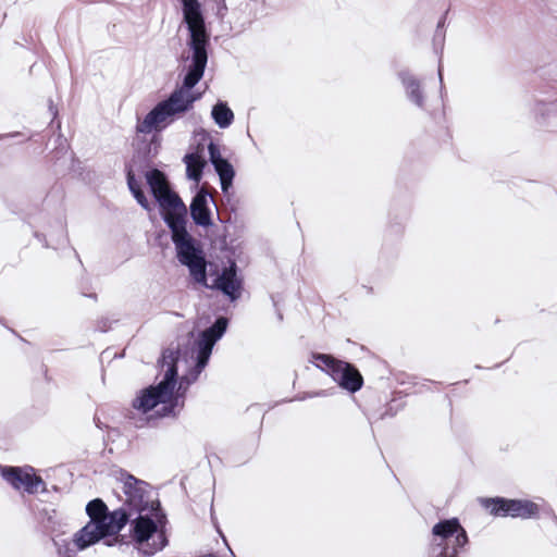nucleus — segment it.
<instances>
[{
    "label": "nucleus",
    "mask_w": 557,
    "mask_h": 557,
    "mask_svg": "<svg viewBox=\"0 0 557 557\" xmlns=\"http://www.w3.org/2000/svg\"><path fill=\"white\" fill-rule=\"evenodd\" d=\"M226 325L227 320L220 318L199 335L190 348H166L162 354L161 381L139 393L133 401L134 409L143 413L156 410L158 416L174 413L187 387L207 366L212 348L224 334Z\"/></svg>",
    "instance_id": "obj_1"
},
{
    "label": "nucleus",
    "mask_w": 557,
    "mask_h": 557,
    "mask_svg": "<svg viewBox=\"0 0 557 557\" xmlns=\"http://www.w3.org/2000/svg\"><path fill=\"white\" fill-rule=\"evenodd\" d=\"M146 180L159 203L161 214L172 232V240L180 262L189 269L195 282L222 290L231 300L237 299L240 295L242 281L237 276L236 265L232 263L231 267L223 268L221 272L211 275L210 284L207 283L206 260L202 250L186 230L187 208L185 203L171 189L161 171L147 172Z\"/></svg>",
    "instance_id": "obj_2"
},
{
    "label": "nucleus",
    "mask_w": 557,
    "mask_h": 557,
    "mask_svg": "<svg viewBox=\"0 0 557 557\" xmlns=\"http://www.w3.org/2000/svg\"><path fill=\"white\" fill-rule=\"evenodd\" d=\"M119 481L125 495L127 512L132 517L136 515L131 522L132 540L140 553L152 556L168 545L166 516L146 482L127 473H121Z\"/></svg>",
    "instance_id": "obj_3"
},
{
    "label": "nucleus",
    "mask_w": 557,
    "mask_h": 557,
    "mask_svg": "<svg viewBox=\"0 0 557 557\" xmlns=\"http://www.w3.org/2000/svg\"><path fill=\"white\" fill-rule=\"evenodd\" d=\"M184 20L190 32V47L193 49V64L190 65L183 86L176 90L185 92L186 99L190 100V107L197 100V96L190 89L202 78L208 61L207 45L209 37L206 32L203 16L198 0H182Z\"/></svg>",
    "instance_id": "obj_4"
},
{
    "label": "nucleus",
    "mask_w": 557,
    "mask_h": 557,
    "mask_svg": "<svg viewBox=\"0 0 557 557\" xmlns=\"http://www.w3.org/2000/svg\"><path fill=\"white\" fill-rule=\"evenodd\" d=\"M90 521L75 533L73 544L79 550L96 544L101 539L117 534L126 522L132 519L126 506L110 513L101 499L91 500L86 507Z\"/></svg>",
    "instance_id": "obj_5"
},
{
    "label": "nucleus",
    "mask_w": 557,
    "mask_h": 557,
    "mask_svg": "<svg viewBox=\"0 0 557 557\" xmlns=\"http://www.w3.org/2000/svg\"><path fill=\"white\" fill-rule=\"evenodd\" d=\"M467 542V533L456 518L440 521L432 529L431 556L457 557Z\"/></svg>",
    "instance_id": "obj_6"
},
{
    "label": "nucleus",
    "mask_w": 557,
    "mask_h": 557,
    "mask_svg": "<svg viewBox=\"0 0 557 557\" xmlns=\"http://www.w3.org/2000/svg\"><path fill=\"white\" fill-rule=\"evenodd\" d=\"M189 108L190 100L186 99L185 92L174 90L166 100L159 102L144 120L138 121L136 129L143 134L159 132L166 127L172 116L183 113Z\"/></svg>",
    "instance_id": "obj_7"
},
{
    "label": "nucleus",
    "mask_w": 557,
    "mask_h": 557,
    "mask_svg": "<svg viewBox=\"0 0 557 557\" xmlns=\"http://www.w3.org/2000/svg\"><path fill=\"white\" fill-rule=\"evenodd\" d=\"M311 362L329 373L343 388L356 392L361 387L362 377L349 363L323 354H313Z\"/></svg>",
    "instance_id": "obj_8"
},
{
    "label": "nucleus",
    "mask_w": 557,
    "mask_h": 557,
    "mask_svg": "<svg viewBox=\"0 0 557 557\" xmlns=\"http://www.w3.org/2000/svg\"><path fill=\"white\" fill-rule=\"evenodd\" d=\"M482 505L495 516L527 519L539 515V506L530 500L486 498L482 500Z\"/></svg>",
    "instance_id": "obj_9"
},
{
    "label": "nucleus",
    "mask_w": 557,
    "mask_h": 557,
    "mask_svg": "<svg viewBox=\"0 0 557 557\" xmlns=\"http://www.w3.org/2000/svg\"><path fill=\"white\" fill-rule=\"evenodd\" d=\"M1 476L15 490L29 494L45 488L44 481L37 476L32 467H0Z\"/></svg>",
    "instance_id": "obj_10"
},
{
    "label": "nucleus",
    "mask_w": 557,
    "mask_h": 557,
    "mask_svg": "<svg viewBox=\"0 0 557 557\" xmlns=\"http://www.w3.org/2000/svg\"><path fill=\"white\" fill-rule=\"evenodd\" d=\"M208 149L210 153V160L220 176L221 188L223 193H227L230 187L232 186L234 177L233 166L221 157L213 141L210 143Z\"/></svg>",
    "instance_id": "obj_11"
},
{
    "label": "nucleus",
    "mask_w": 557,
    "mask_h": 557,
    "mask_svg": "<svg viewBox=\"0 0 557 557\" xmlns=\"http://www.w3.org/2000/svg\"><path fill=\"white\" fill-rule=\"evenodd\" d=\"M190 214L198 225L208 226L211 223L208 194L205 189H200L194 197L190 205Z\"/></svg>",
    "instance_id": "obj_12"
},
{
    "label": "nucleus",
    "mask_w": 557,
    "mask_h": 557,
    "mask_svg": "<svg viewBox=\"0 0 557 557\" xmlns=\"http://www.w3.org/2000/svg\"><path fill=\"white\" fill-rule=\"evenodd\" d=\"M186 164V175L195 183H199L202 176V170L207 163L203 149H198L195 152L187 153L184 157Z\"/></svg>",
    "instance_id": "obj_13"
},
{
    "label": "nucleus",
    "mask_w": 557,
    "mask_h": 557,
    "mask_svg": "<svg viewBox=\"0 0 557 557\" xmlns=\"http://www.w3.org/2000/svg\"><path fill=\"white\" fill-rule=\"evenodd\" d=\"M212 116L220 127H227L234 120L233 111L226 103H218L213 107Z\"/></svg>",
    "instance_id": "obj_14"
},
{
    "label": "nucleus",
    "mask_w": 557,
    "mask_h": 557,
    "mask_svg": "<svg viewBox=\"0 0 557 557\" xmlns=\"http://www.w3.org/2000/svg\"><path fill=\"white\" fill-rule=\"evenodd\" d=\"M404 85L409 98L419 107H423V92L420 83L413 77L404 78Z\"/></svg>",
    "instance_id": "obj_15"
},
{
    "label": "nucleus",
    "mask_w": 557,
    "mask_h": 557,
    "mask_svg": "<svg viewBox=\"0 0 557 557\" xmlns=\"http://www.w3.org/2000/svg\"><path fill=\"white\" fill-rule=\"evenodd\" d=\"M127 184L129 187V190L132 191L133 196L136 198L138 203L146 210H150L149 201L147 200L146 196L144 195L139 183L135 180L134 175L131 174V172L127 175Z\"/></svg>",
    "instance_id": "obj_16"
},
{
    "label": "nucleus",
    "mask_w": 557,
    "mask_h": 557,
    "mask_svg": "<svg viewBox=\"0 0 557 557\" xmlns=\"http://www.w3.org/2000/svg\"><path fill=\"white\" fill-rule=\"evenodd\" d=\"M199 557H218V556L214 555V554H203V555H201Z\"/></svg>",
    "instance_id": "obj_17"
}]
</instances>
